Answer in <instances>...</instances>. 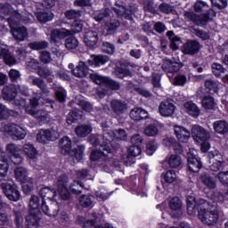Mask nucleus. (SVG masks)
<instances>
[{
	"label": "nucleus",
	"instance_id": "f257e3e1",
	"mask_svg": "<svg viewBox=\"0 0 228 228\" xmlns=\"http://www.w3.org/2000/svg\"><path fill=\"white\" fill-rule=\"evenodd\" d=\"M187 213L190 216H195L198 213L199 219L205 225H216L220 217L216 203L202 199L196 201L193 196L187 197Z\"/></svg>",
	"mask_w": 228,
	"mask_h": 228
},
{
	"label": "nucleus",
	"instance_id": "f03ea898",
	"mask_svg": "<svg viewBox=\"0 0 228 228\" xmlns=\"http://www.w3.org/2000/svg\"><path fill=\"white\" fill-rule=\"evenodd\" d=\"M112 10L118 15V17L129 20L130 24L124 21V26L126 28H133V24H134V21H133V15L138 12V6L136 4H131L128 8H126V4L121 0H118L116 1L114 7H112Z\"/></svg>",
	"mask_w": 228,
	"mask_h": 228
},
{
	"label": "nucleus",
	"instance_id": "7ed1b4c3",
	"mask_svg": "<svg viewBox=\"0 0 228 228\" xmlns=\"http://www.w3.org/2000/svg\"><path fill=\"white\" fill-rule=\"evenodd\" d=\"M0 13H3L4 15H11V17L7 19V22L11 28L17 26L19 22L28 24V22L31 21V18H29V16H23L19 13V12L13 11V8H12V5L8 3L0 4Z\"/></svg>",
	"mask_w": 228,
	"mask_h": 228
},
{
	"label": "nucleus",
	"instance_id": "20e7f679",
	"mask_svg": "<svg viewBox=\"0 0 228 228\" xmlns=\"http://www.w3.org/2000/svg\"><path fill=\"white\" fill-rule=\"evenodd\" d=\"M183 17L187 22H193L196 26H207L211 17H216V12L209 9L207 12L199 15L193 12L186 11Z\"/></svg>",
	"mask_w": 228,
	"mask_h": 228
},
{
	"label": "nucleus",
	"instance_id": "39448f33",
	"mask_svg": "<svg viewBox=\"0 0 228 228\" xmlns=\"http://www.w3.org/2000/svg\"><path fill=\"white\" fill-rule=\"evenodd\" d=\"M1 188L9 200L17 202V200H20V191H19V187L13 181L10 180L9 182L2 183Z\"/></svg>",
	"mask_w": 228,
	"mask_h": 228
},
{
	"label": "nucleus",
	"instance_id": "423d86ee",
	"mask_svg": "<svg viewBox=\"0 0 228 228\" xmlns=\"http://www.w3.org/2000/svg\"><path fill=\"white\" fill-rule=\"evenodd\" d=\"M60 138V134L54 129H41L37 135V140L39 143H48V142H56Z\"/></svg>",
	"mask_w": 228,
	"mask_h": 228
},
{
	"label": "nucleus",
	"instance_id": "0eeeda50",
	"mask_svg": "<svg viewBox=\"0 0 228 228\" xmlns=\"http://www.w3.org/2000/svg\"><path fill=\"white\" fill-rule=\"evenodd\" d=\"M191 134L194 142L197 143L208 142L209 138H211V134H209L208 130L199 125H194L192 126Z\"/></svg>",
	"mask_w": 228,
	"mask_h": 228
},
{
	"label": "nucleus",
	"instance_id": "6e6552de",
	"mask_svg": "<svg viewBox=\"0 0 228 228\" xmlns=\"http://www.w3.org/2000/svg\"><path fill=\"white\" fill-rule=\"evenodd\" d=\"M209 162L211 164L210 170L218 172L224 163V154L216 150L208 152Z\"/></svg>",
	"mask_w": 228,
	"mask_h": 228
},
{
	"label": "nucleus",
	"instance_id": "1a4fd4ad",
	"mask_svg": "<svg viewBox=\"0 0 228 228\" xmlns=\"http://www.w3.org/2000/svg\"><path fill=\"white\" fill-rule=\"evenodd\" d=\"M159 113H160L161 117H172L175 113L174 101L170 99L162 101L159 106Z\"/></svg>",
	"mask_w": 228,
	"mask_h": 228
},
{
	"label": "nucleus",
	"instance_id": "9d476101",
	"mask_svg": "<svg viewBox=\"0 0 228 228\" xmlns=\"http://www.w3.org/2000/svg\"><path fill=\"white\" fill-rule=\"evenodd\" d=\"M28 79L33 86H37L41 90L40 93H38V96L42 97V95H45L47 97L49 94H51V91L47 87V84L45 83V80L42 77H35V76H29Z\"/></svg>",
	"mask_w": 228,
	"mask_h": 228
},
{
	"label": "nucleus",
	"instance_id": "9b49d317",
	"mask_svg": "<svg viewBox=\"0 0 228 228\" xmlns=\"http://www.w3.org/2000/svg\"><path fill=\"white\" fill-rule=\"evenodd\" d=\"M41 209L45 215L54 218V216H58V213H60V203L57 201H52L46 205L45 200H43L41 203Z\"/></svg>",
	"mask_w": 228,
	"mask_h": 228
},
{
	"label": "nucleus",
	"instance_id": "f8f14e48",
	"mask_svg": "<svg viewBox=\"0 0 228 228\" xmlns=\"http://www.w3.org/2000/svg\"><path fill=\"white\" fill-rule=\"evenodd\" d=\"M183 69V64L170 59H166L162 64V70L167 74H174L179 72Z\"/></svg>",
	"mask_w": 228,
	"mask_h": 228
},
{
	"label": "nucleus",
	"instance_id": "ddd939ff",
	"mask_svg": "<svg viewBox=\"0 0 228 228\" xmlns=\"http://www.w3.org/2000/svg\"><path fill=\"white\" fill-rule=\"evenodd\" d=\"M110 108L114 115L120 117L127 111V103L126 101L114 99L110 102Z\"/></svg>",
	"mask_w": 228,
	"mask_h": 228
},
{
	"label": "nucleus",
	"instance_id": "4468645a",
	"mask_svg": "<svg viewBox=\"0 0 228 228\" xmlns=\"http://www.w3.org/2000/svg\"><path fill=\"white\" fill-rule=\"evenodd\" d=\"M17 86L13 84H9L7 86H4L2 89V98L4 101H9L10 102L12 101H15V97H17Z\"/></svg>",
	"mask_w": 228,
	"mask_h": 228
},
{
	"label": "nucleus",
	"instance_id": "2eb2a0df",
	"mask_svg": "<svg viewBox=\"0 0 228 228\" xmlns=\"http://www.w3.org/2000/svg\"><path fill=\"white\" fill-rule=\"evenodd\" d=\"M200 51V43L197 40H188L183 46V54L193 56Z\"/></svg>",
	"mask_w": 228,
	"mask_h": 228
},
{
	"label": "nucleus",
	"instance_id": "dca6fc26",
	"mask_svg": "<svg viewBox=\"0 0 228 228\" xmlns=\"http://www.w3.org/2000/svg\"><path fill=\"white\" fill-rule=\"evenodd\" d=\"M69 37V29L67 28H53L50 32V42L52 44H58L63 38Z\"/></svg>",
	"mask_w": 228,
	"mask_h": 228
},
{
	"label": "nucleus",
	"instance_id": "f3484780",
	"mask_svg": "<svg viewBox=\"0 0 228 228\" xmlns=\"http://www.w3.org/2000/svg\"><path fill=\"white\" fill-rule=\"evenodd\" d=\"M175 134L182 143H187V142L191 138V133L182 126H175Z\"/></svg>",
	"mask_w": 228,
	"mask_h": 228
},
{
	"label": "nucleus",
	"instance_id": "a211bd4d",
	"mask_svg": "<svg viewBox=\"0 0 228 228\" xmlns=\"http://www.w3.org/2000/svg\"><path fill=\"white\" fill-rule=\"evenodd\" d=\"M11 28L12 35L13 38L17 40V42H24V40L28 39V34L26 27L14 28V26H12Z\"/></svg>",
	"mask_w": 228,
	"mask_h": 228
},
{
	"label": "nucleus",
	"instance_id": "6ab92c4d",
	"mask_svg": "<svg viewBox=\"0 0 228 228\" xmlns=\"http://www.w3.org/2000/svg\"><path fill=\"white\" fill-rule=\"evenodd\" d=\"M84 42L87 47H94L99 42V33L94 30L86 31L84 36Z\"/></svg>",
	"mask_w": 228,
	"mask_h": 228
},
{
	"label": "nucleus",
	"instance_id": "aec40b11",
	"mask_svg": "<svg viewBox=\"0 0 228 228\" xmlns=\"http://www.w3.org/2000/svg\"><path fill=\"white\" fill-rule=\"evenodd\" d=\"M14 177L19 183H28V181H31L28 169L24 167H18L14 169Z\"/></svg>",
	"mask_w": 228,
	"mask_h": 228
},
{
	"label": "nucleus",
	"instance_id": "412c9836",
	"mask_svg": "<svg viewBox=\"0 0 228 228\" xmlns=\"http://www.w3.org/2000/svg\"><path fill=\"white\" fill-rule=\"evenodd\" d=\"M188 168L190 172L197 174L200 171V168H202V161H200V158L191 155L188 158Z\"/></svg>",
	"mask_w": 228,
	"mask_h": 228
},
{
	"label": "nucleus",
	"instance_id": "4be33fe9",
	"mask_svg": "<svg viewBox=\"0 0 228 228\" xmlns=\"http://www.w3.org/2000/svg\"><path fill=\"white\" fill-rule=\"evenodd\" d=\"M71 74L75 76V77H86L88 76V66H86V62L80 61L77 66L71 70Z\"/></svg>",
	"mask_w": 228,
	"mask_h": 228
},
{
	"label": "nucleus",
	"instance_id": "5701e85b",
	"mask_svg": "<svg viewBox=\"0 0 228 228\" xmlns=\"http://www.w3.org/2000/svg\"><path fill=\"white\" fill-rule=\"evenodd\" d=\"M26 111L28 115H31L34 118L39 120V122H45L47 121V118H49V112L45 110H35L33 109H26Z\"/></svg>",
	"mask_w": 228,
	"mask_h": 228
},
{
	"label": "nucleus",
	"instance_id": "b1692460",
	"mask_svg": "<svg viewBox=\"0 0 228 228\" xmlns=\"http://www.w3.org/2000/svg\"><path fill=\"white\" fill-rule=\"evenodd\" d=\"M130 118L132 120L140 121L145 120V118H149V112L142 108H134L130 111Z\"/></svg>",
	"mask_w": 228,
	"mask_h": 228
},
{
	"label": "nucleus",
	"instance_id": "393cba45",
	"mask_svg": "<svg viewBox=\"0 0 228 228\" xmlns=\"http://www.w3.org/2000/svg\"><path fill=\"white\" fill-rule=\"evenodd\" d=\"M37 75L43 78L46 79L50 83L54 79V74L53 73V69H49L47 66H40L37 68Z\"/></svg>",
	"mask_w": 228,
	"mask_h": 228
},
{
	"label": "nucleus",
	"instance_id": "a878e982",
	"mask_svg": "<svg viewBox=\"0 0 228 228\" xmlns=\"http://www.w3.org/2000/svg\"><path fill=\"white\" fill-rule=\"evenodd\" d=\"M59 147L62 154H70V151H72V140L69 136L62 137L59 141Z\"/></svg>",
	"mask_w": 228,
	"mask_h": 228
},
{
	"label": "nucleus",
	"instance_id": "bb28decb",
	"mask_svg": "<svg viewBox=\"0 0 228 228\" xmlns=\"http://www.w3.org/2000/svg\"><path fill=\"white\" fill-rule=\"evenodd\" d=\"M38 94L39 93H35V96L29 100L30 106H32V108H37V106H38L39 104V101L42 99L44 101L42 102L43 104H50V107L52 108V110H53L54 102L49 99H45V95L39 96Z\"/></svg>",
	"mask_w": 228,
	"mask_h": 228
},
{
	"label": "nucleus",
	"instance_id": "cd10ccee",
	"mask_svg": "<svg viewBox=\"0 0 228 228\" xmlns=\"http://www.w3.org/2000/svg\"><path fill=\"white\" fill-rule=\"evenodd\" d=\"M102 138L103 140V143H110L111 147L117 151L120 147V145L115 142V134L114 131L111 130H104Z\"/></svg>",
	"mask_w": 228,
	"mask_h": 228
},
{
	"label": "nucleus",
	"instance_id": "c85d7f7f",
	"mask_svg": "<svg viewBox=\"0 0 228 228\" xmlns=\"http://www.w3.org/2000/svg\"><path fill=\"white\" fill-rule=\"evenodd\" d=\"M120 28V21L117 20H110L104 25V31L106 35H115L117 29Z\"/></svg>",
	"mask_w": 228,
	"mask_h": 228
},
{
	"label": "nucleus",
	"instance_id": "c756f323",
	"mask_svg": "<svg viewBox=\"0 0 228 228\" xmlns=\"http://www.w3.org/2000/svg\"><path fill=\"white\" fill-rule=\"evenodd\" d=\"M26 228H38V224L40 222V213L31 212L26 218Z\"/></svg>",
	"mask_w": 228,
	"mask_h": 228
},
{
	"label": "nucleus",
	"instance_id": "7c9ffc66",
	"mask_svg": "<svg viewBox=\"0 0 228 228\" xmlns=\"http://www.w3.org/2000/svg\"><path fill=\"white\" fill-rule=\"evenodd\" d=\"M200 181L210 190H215V188H216V181H215V178L210 176L209 174L202 173L200 176Z\"/></svg>",
	"mask_w": 228,
	"mask_h": 228
},
{
	"label": "nucleus",
	"instance_id": "2f4dec72",
	"mask_svg": "<svg viewBox=\"0 0 228 228\" xmlns=\"http://www.w3.org/2000/svg\"><path fill=\"white\" fill-rule=\"evenodd\" d=\"M186 113L191 115V117H199L200 115V109L197 106V104L193 103L192 102H186L183 105Z\"/></svg>",
	"mask_w": 228,
	"mask_h": 228
},
{
	"label": "nucleus",
	"instance_id": "473e14b6",
	"mask_svg": "<svg viewBox=\"0 0 228 228\" xmlns=\"http://www.w3.org/2000/svg\"><path fill=\"white\" fill-rule=\"evenodd\" d=\"M110 61V58L106 55H96L91 56L88 60V65H94V67H101V65H104Z\"/></svg>",
	"mask_w": 228,
	"mask_h": 228
},
{
	"label": "nucleus",
	"instance_id": "72a5a7b5",
	"mask_svg": "<svg viewBox=\"0 0 228 228\" xmlns=\"http://www.w3.org/2000/svg\"><path fill=\"white\" fill-rule=\"evenodd\" d=\"M18 126L19 125L15 123L2 124L0 131L1 133H4V134H7V136H11V138H13Z\"/></svg>",
	"mask_w": 228,
	"mask_h": 228
},
{
	"label": "nucleus",
	"instance_id": "f704fd0d",
	"mask_svg": "<svg viewBox=\"0 0 228 228\" xmlns=\"http://www.w3.org/2000/svg\"><path fill=\"white\" fill-rule=\"evenodd\" d=\"M213 128L219 134H226L228 133V123L225 120H218L213 123Z\"/></svg>",
	"mask_w": 228,
	"mask_h": 228
},
{
	"label": "nucleus",
	"instance_id": "c9c22d12",
	"mask_svg": "<svg viewBox=\"0 0 228 228\" xmlns=\"http://www.w3.org/2000/svg\"><path fill=\"white\" fill-rule=\"evenodd\" d=\"M100 167L103 172L110 174L113 172V168H120V162L118 160H107Z\"/></svg>",
	"mask_w": 228,
	"mask_h": 228
},
{
	"label": "nucleus",
	"instance_id": "e433bc0d",
	"mask_svg": "<svg viewBox=\"0 0 228 228\" xmlns=\"http://www.w3.org/2000/svg\"><path fill=\"white\" fill-rule=\"evenodd\" d=\"M83 151H85V146L80 145L69 151V156L72 158L74 163H76V161L77 163L83 159Z\"/></svg>",
	"mask_w": 228,
	"mask_h": 228
},
{
	"label": "nucleus",
	"instance_id": "4c0bfd02",
	"mask_svg": "<svg viewBox=\"0 0 228 228\" xmlns=\"http://www.w3.org/2000/svg\"><path fill=\"white\" fill-rule=\"evenodd\" d=\"M110 15H111V10L105 8L96 12L94 13V19L96 20V22H102V20H106Z\"/></svg>",
	"mask_w": 228,
	"mask_h": 228
},
{
	"label": "nucleus",
	"instance_id": "58836bf2",
	"mask_svg": "<svg viewBox=\"0 0 228 228\" xmlns=\"http://www.w3.org/2000/svg\"><path fill=\"white\" fill-rule=\"evenodd\" d=\"M40 196L42 199H48V200L54 201V197H56V190L51 189L49 187H45L40 190Z\"/></svg>",
	"mask_w": 228,
	"mask_h": 228
},
{
	"label": "nucleus",
	"instance_id": "ea45409f",
	"mask_svg": "<svg viewBox=\"0 0 228 228\" xmlns=\"http://www.w3.org/2000/svg\"><path fill=\"white\" fill-rule=\"evenodd\" d=\"M75 133L80 138H85V136H88L90 133H92V126L89 125H81L75 128Z\"/></svg>",
	"mask_w": 228,
	"mask_h": 228
},
{
	"label": "nucleus",
	"instance_id": "a19ab883",
	"mask_svg": "<svg viewBox=\"0 0 228 228\" xmlns=\"http://www.w3.org/2000/svg\"><path fill=\"white\" fill-rule=\"evenodd\" d=\"M212 73L216 77H222L224 74H227V69L220 63L214 62L212 64Z\"/></svg>",
	"mask_w": 228,
	"mask_h": 228
},
{
	"label": "nucleus",
	"instance_id": "79ce46f5",
	"mask_svg": "<svg viewBox=\"0 0 228 228\" xmlns=\"http://www.w3.org/2000/svg\"><path fill=\"white\" fill-rule=\"evenodd\" d=\"M78 201L82 208H92L94 206V196L84 194L79 197Z\"/></svg>",
	"mask_w": 228,
	"mask_h": 228
},
{
	"label": "nucleus",
	"instance_id": "37998d69",
	"mask_svg": "<svg viewBox=\"0 0 228 228\" xmlns=\"http://www.w3.org/2000/svg\"><path fill=\"white\" fill-rule=\"evenodd\" d=\"M23 152L30 159H35L37 158V155L38 154L37 152V149L35 146L31 143H26L23 146Z\"/></svg>",
	"mask_w": 228,
	"mask_h": 228
},
{
	"label": "nucleus",
	"instance_id": "c03bdc74",
	"mask_svg": "<svg viewBox=\"0 0 228 228\" xmlns=\"http://www.w3.org/2000/svg\"><path fill=\"white\" fill-rule=\"evenodd\" d=\"M193 9L197 13H202V12H206V13H208L209 10H213L209 9V5L208 4V3L202 0H198L193 5Z\"/></svg>",
	"mask_w": 228,
	"mask_h": 228
},
{
	"label": "nucleus",
	"instance_id": "a18cd8bd",
	"mask_svg": "<svg viewBox=\"0 0 228 228\" xmlns=\"http://www.w3.org/2000/svg\"><path fill=\"white\" fill-rule=\"evenodd\" d=\"M37 19L39 22L42 24H45V22L51 21L52 19H53V12H37Z\"/></svg>",
	"mask_w": 228,
	"mask_h": 228
},
{
	"label": "nucleus",
	"instance_id": "49530a36",
	"mask_svg": "<svg viewBox=\"0 0 228 228\" xmlns=\"http://www.w3.org/2000/svg\"><path fill=\"white\" fill-rule=\"evenodd\" d=\"M201 104L205 110H215V106H216L215 98L209 95L204 96Z\"/></svg>",
	"mask_w": 228,
	"mask_h": 228
},
{
	"label": "nucleus",
	"instance_id": "de8ad7c7",
	"mask_svg": "<svg viewBox=\"0 0 228 228\" xmlns=\"http://www.w3.org/2000/svg\"><path fill=\"white\" fill-rule=\"evenodd\" d=\"M167 163L171 168H179V166L183 165V159L179 155H170Z\"/></svg>",
	"mask_w": 228,
	"mask_h": 228
},
{
	"label": "nucleus",
	"instance_id": "09e8293b",
	"mask_svg": "<svg viewBox=\"0 0 228 228\" xmlns=\"http://www.w3.org/2000/svg\"><path fill=\"white\" fill-rule=\"evenodd\" d=\"M168 206L171 211H181L183 201L178 197H174L170 200Z\"/></svg>",
	"mask_w": 228,
	"mask_h": 228
},
{
	"label": "nucleus",
	"instance_id": "8fccbe9b",
	"mask_svg": "<svg viewBox=\"0 0 228 228\" xmlns=\"http://www.w3.org/2000/svg\"><path fill=\"white\" fill-rule=\"evenodd\" d=\"M57 190H64L69 186V176L67 175H61L57 178Z\"/></svg>",
	"mask_w": 228,
	"mask_h": 228
},
{
	"label": "nucleus",
	"instance_id": "3c124183",
	"mask_svg": "<svg viewBox=\"0 0 228 228\" xmlns=\"http://www.w3.org/2000/svg\"><path fill=\"white\" fill-rule=\"evenodd\" d=\"M73 102L80 106V108H82V110L87 113L94 111V106L85 100L75 99V102Z\"/></svg>",
	"mask_w": 228,
	"mask_h": 228
},
{
	"label": "nucleus",
	"instance_id": "603ef678",
	"mask_svg": "<svg viewBox=\"0 0 228 228\" xmlns=\"http://www.w3.org/2000/svg\"><path fill=\"white\" fill-rule=\"evenodd\" d=\"M191 33L201 40H209V33L197 28H191Z\"/></svg>",
	"mask_w": 228,
	"mask_h": 228
},
{
	"label": "nucleus",
	"instance_id": "864d4df0",
	"mask_svg": "<svg viewBox=\"0 0 228 228\" xmlns=\"http://www.w3.org/2000/svg\"><path fill=\"white\" fill-rule=\"evenodd\" d=\"M28 47L34 51H40L42 49H47L49 43L47 41L32 42L28 44Z\"/></svg>",
	"mask_w": 228,
	"mask_h": 228
},
{
	"label": "nucleus",
	"instance_id": "5fc2aeb1",
	"mask_svg": "<svg viewBox=\"0 0 228 228\" xmlns=\"http://www.w3.org/2000/svg\"><path fill=\"white\" fill-rule=\"evenodd\" d=\"M28 132L26 131V129L22 128V126L18 125L16 131L14 132V135L12 136V140H24Z\"/></svg>",
	"mask_w": 228,
	"mask_h": 228
},
{
	"label": "nucleus",
	"instance_id": "6e6d98bb",
	"mask_svg": "<svg viewBox=\"0 0 228 228\" xmlns=\"http://www.w3.org/2000/svg\"><path fill=\"white\" fill-rule=\"evenodd\" d=\"M105 86H108V88H110V90H120V88H122V85L117 81V80H113L110 77H107V80L105 81Z\"/></svg>",
	"mask_w": 228,
	"mask_h": 228
},
{
	"label": "nucleus",
	"instance_id": "4d7b16f0",
	"mask_svg": "<svg viewBox=\"0 0 228 228\" xmlns=\"http://www.w3.org/2000/svg\"><path fill=\"white\" fill-rule=\"evenodd\" d=\"M81 31H83V24L78 21H74L71 25V28L68 29V35L70 37L76 35V33H81Z\"/></svg>",
	"mask_w": 228,
	"mask_h": 228
},
{
	"label": "nucleus",
	"instance_id": "13d9d810",
	"mask_svg": "<svg viewBox=\"0 0 228 228\" xmlns=\"http://www.w3.org/2000/svg\"><path fill=\"white\" fill-rule=\"evenodd\" d=\"M90 79H92V81L96 85H105L108 77H102L97 73H92L90 74Z\"/></svg>",
	"mask_w": 228,
	"mask_h": 228
},
{
	"label": "nucleus",
	"instance_id": "bf43d9fd",
	"mask_svg": "<svg viewBox=\"0 0 228 228\" xmlns=\"http://www.w3.org/2000/svg\"><path fill=\"white\" fill-rule=\"evenodd\" d=\"M205 88L208 90L209 94H215L218 90V84L214 80H206Z\"/></svg>",
	"mask_w": 228,
	"mask_h": 228
},
{
	"label": "nucleus",
	"instance_id": "052dcab7",
	"mask_svg": "<svg viewBox=\"0 0 228 228\" xmlns=\"http://www.w3.org/2000/svg\"><path fill=\"white\" fill-rule=\"evenodd\" d=\"M79 45V41L75 37H68L65 40V47L68 49H76Z\"/></svg>",
	"mask_w": 228,
	"mask_h": 228
},
{
	"label": "nucleus",
	"instance_id": "680f3d73",
	"mask_svg": "<svg viewBox=\"0 0 228 228\" xmlns=\"http://www.w3.org/2000/svg\"><path fill=\"white\" fill-rule=\"evenodd\" d=\"M21 149L19 147V145L15 143H9L6 146V152L8 154H11V156H15L17 154H20Z\"/></svg>",
	"mask_w": 228,
	"mask_h": 228
},
{
	"label": "nucleus",
	"instance_id": "e2e57ef3",
	"mask_svg": "<svg viewBox=\"0 0 228 228\" xmlns=\"http://www.w3.org/2000/svg\"><path fill=\"white\" fill-rule=\"evenodd\" d=\"M65 17L69 20H74L76 19H79V17H81V11H79V10H68L65 12Z\"/></svg>",
	"mask_w": 228,
	"mask_h": 228
},
{
	"label": "nucleus",
	"instance_id": "0e129e2a",
	"mask_svg": "<svg viewBox=\"0 0 228 228\" xmlns=\"http://www.w3.org/2000/svg\"><path fill=\"white\" fill-rule=\"evenodd\" d=\"M164 179H165L166 183L172 184V183H175V181L177 179V175H175V170H168L164 175Z\"/></svg>",
	"mask_w": 228,
	"mask_h": 228
},
{
	"label": "nucleus",
	"instance_id": "69168bd1",
	"mask_svg": "<svg viewBox=\"0 0 228 228\" xmlns=\"http://www.w3.org/2000/svg\"><path fill=\"white\" fill-rule=\"evenodd\" d=\"M159 133V130L158 129V126L154 125H149L145 129H144V134L146 136H158Z\"/></svg>",
	"mask_w": 228,
	"mask_h": 228
},
{
	"label": "nucleus",
	"instance_id": "338daca9",
	"mask_svg": "<svg viewBox=\"0 0 228 228\" xmlns=\"http://www.w3.org/2000/svg\"><path fill=\"white\" fill-rule=\"evenodd\" d=\"M13 213L17 228H22L24 224V216H22V213L17 210H14Z\"/></svg>",
	"mask_w": 228,
	"mask_h": 228
},
{
	"label": "nucleus",
	"instance_id": "774afa93",
	"mask_svg": "<svg viewBox=\"0 0 228 228\" xmlns=\"http://www.w3.org/2000/svg\"><path fill=\"white\" fill-rule=\"evenodd\" d=\"M216 177L218 178L219 183L223 184V186L228 188V171L218 173Z\"/></svg>",
	"mask_w": 228,
	"mask_h": 228
}]
</instances>
